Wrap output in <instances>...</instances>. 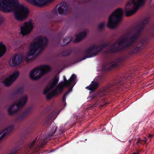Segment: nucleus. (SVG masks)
<instances>
[{
	"label": "nucleus",
	"mask_w": 154,
	"mask_h": 154,
	"mask_svg": "<svg viewBox=\"0 0 154 154\" xmlns=\"http://www.w3.org/2000/svg\"><path fill=\"white\" fill-rule=\"evenodd\" d=\"M23 57L22 56L15 55L12 58L11 65L13 66H17L20 63Z\"/></svg>",
	"instance_id": "a211bd4d"
},
{
	"label": "nucleus",
	"mask_w": 154,
	"mask_h": 154,
	"mask_svg": "<svg viewBox=\"0 0 154 154\" xmlns=\"http://www.w3.org/2000/svg\"><path fill=\"white\" fill-rule=\"evenodd\" d=\"M14 127V125H11L0 133V141L2 140L4 138L9 134Z\"/></svg>",
	"instance_id": "6ab92c4d"
},
{
	"label": "nucleus",
	"mask_w": 154,
	"mask_h": 154,
	"mask_svg": "<svg viewBox=\"0 0 154 154\" xmlns=\"http://www.w3.org/2000/svg\"><path fill=\"white\" fill-rule=\"evenodd\" d=\"M71 53V51L70 50H65L63 51L60 54V56L64 57L69 55Z\"/></svg>",
	"instance_id": "c756f323"
},
{
	"label": "nucleus",
	"mask_w": 154,
	"mask_h": 154,
	"mask_svg": "<svg viewBox=\"0 0 154 154\" xmlns=\"http://www.w3.org/2000/svg\"><path fill=\"white\" fill-rule=\"evenodd\" d=\"M139 140V141H142V140L140 139V138H139L137 139V140Z\"/></svg>",
	"instance_id": "c03bdc74"
},
{
	"label": "nucleus",
	"mask_w": 154,
	"mask_h": 154,
	"mask_svg": "<svg viewBox=\"0 0 154 154\" xmlns=\"http://www.w3.org/2000/svg\"><path fill=\"white\" fill-rule=\"evenodd\" d=\"M131 154H140V151H138L137 152H134V153Z\"/></svg>",
	"instance_id": "e433bc0d"
},
{
	"label": "nucleus",
	"mask_w": 154,
	"mask_h": 154,
	"mask_svg": "<svg viewBox=\"0 0 154 154\" xmlns=\"http://www.w3.org/2000/svg\"><path fill=\"white\" fill-rule=\"evenodd\" d=\"M106 103V104H104V105H102V106H105V105H106V104H108V103Z\"/></svg>",
	"instance_id": "49530a36"
},
{
	"label": "nucleus",
	"mask_w": 154,
	"mask_h": 154,
	"mask_svg": "<svg viewBox=\"0 0 154 154\" xmlns=\"http://www.w3.org/2000/svg\"><path fill=\"white\" fill-rule=\"evenodd\" d=\"M129 142L130 143L131 142V141H130V140H129Z\"/></svg>",
	"instance_id": "3c124183"
},
{
	"label": "nucleus",
	"mask_w": 154,
	"mask_h": 154,
	"mask_svg": "<svg viewBox=\"0 0 154 154\" xmlns=\"http://www.w3.org/2000/svg\"><path fill=\"white\" fill-rule=\"evenodd\" d=\"M28 100V97L25 95L16 103L12 105L8 109V112L9 115H12L17 112L26 103Z\"/></svg>",
	"instance_id": "6e6552de"
},
{
	"label": "nucleus",
	"mask_w": 154,
	"mask_h": 154,
	"mask_svg": "<svg viewBox=\"0 0 154 154\" xmlns=\"http://www.w3.org/2000/svg\"><path fill=\"white\" fill-rule=\"evenodd\" d=\"M104 26V23H102L99 25L98 29L99 30L101 31L103 29Z\"/></svg>",
	"instance_id": "473e14b6"
},
{
	"label": "nucleus",
	"mask_w": 154,
	"mask_h": 154,
	"mask_svg": "<svg viewBox=\"0 0 154 154\" xmlns=\"http://www.w3.org/2000/svg\"><path fill=\"white\" fill-rule=\"evenodd\" d=\"M59 80V77L57 76H56L54 78L52 82H50L47 87L44 90L43 94H47L57 84Z\"/></svg>",
	"instance_id": "4468645a"
},
{
	"label": "nucleus",
	"mask_w": 154,
	"mask_h": 154,
	"mask_svg": "<svg viewBox=\"0 0 154 154\" xmlns=\"http://www.w3.org/2000/svg\"><path fill=\"white\" fill-rule=\"evenodd\" d=\"M17 152V151H13L10 154H16Z\"/></svg>",
	"instance_id": "4c0bfd02"
},
{
	"label": "nucleus",
	"mask_w": 154,
	"mask_h": 154,
	"mask_svg": "<svg viewBox=\"0 0 154 154\" xmlns=\"http://www.w3.org/2000/svg\"><path fill=\"white\" fill-rule=\"evenodd\" d=\"M110 43H104L101 46V48H105L108 46H109L110 45Z\"/></svg>",
	"instance_id": "72a5a7b5"
},
{
	"label": "nucleus",
	"mask_w": 154,
	"mask_h": 154,
	"mask_svg": "<svg viewBox=\"0 0 154 154\" xmlns=\"http://www.w3.org/2000/svg\"><path fill=\"white\" fill-rule=\"evenodd\" d=\"M64 86L70 88L69 80H67L65 76L63 77V81L60 82L57 86V88L59 90V92L62 91Z\"/></svg>",
	"instance_id": "f3484780"
},
{
	"label": "nucleus",
	"mask_w": 154,
	"mask_h": 154,
	"mask_svg": "<svg viewBox=\"0 0 154 154\" xmlns=\"http://www.w3.org/2000/svg\"><path fill=\"white\" fill-rule=\"evenodd\" d=\"M37 42H32L30 46V50L28 53V57L34 54L39 48L41 50L37 53L36 55H38L41 52L44 48L45 47L48 43V40L46 37L39 36L37 38Z\"/></svg>",
	"instance_id": "f03ea898"
},
{
	"label": "nucleus",
	"mask_w": 154,
	"mask_h": 154,
	"mask_svg": "<svg viewBox=\"0 0 154 154\" xmlns=\"http://www.w3.org/2000/svg\"><path fill=\"white\" fill-rule=\"evenodd\" d=\"M60 92H59V90L56 87V88L46 96V98L48 100H50L54 96L58 94Z\"/></svg>",
	"instance_id": "4be33fe9"
},
{
	"label": "nucleus",
	"mask_w": 154,
	"mask_h": 154,
	"mask_svg": "<svg viewBox=\"0 0 154 154\" xmlns=\"http://www.w3.org/2000/svg\"><path fill=\"white\" fill-rule=\"evenodd\" d=\"M119 46L116 47V43H115L111 46V48L108 49L106 51L108 53H115L121 51L126 49L124 42L123 39H118L117 41Z\"/></svg>",
	"instance_id": "1a4fd4ad"
},
{
	"label": "nucleus",
	"mask_w": 154,
	"mask_h": 154,
	"mask_svg": "<svg viewBox=\"0 0 154 154\" xmlns=\"http://www.w3.org/2000/svg\"><path fill=\"white\" fill-rule=\"evenodd\" d=\"M34 4L37 6H42L49 2L47 0H33Z\"/></svg>",
	"instance_id": "5701e85b"
},
{
	"label": "nucleus",
	"mask_w": 154,
	"mask_h": 154,
	"mask_svg": "<svg viewBox=\"0 0 154 154\" xmlns=\"http://www.w3.org/2000/svg\"><path fill=\"white\" fill-rule=\"evenodd\" d=\"M6 46L2 42H0V57H2L6 52Z\"/></svg>",
	"instance_id": "393cba45"
},
{
	"label": "nucleus",
	"mask_w": 154,
	"mask_h": 154,
	"mask_svg": "<svg viewBox=\"0 0 154 154\" xmlns=\"http://www.w3.org/2000/svg\"><path fill=\"white\" fill-rule=\"evenodd\" d=\"M4 21V18L0 16V25H1Z\"/></svg>",
	"instance_id": "f704fd0d"
},
{
	"label": "nucleus",
	"mask_w": 154,
	"mask_h": 154,
	"mask_svg": "<svg viewBox=\"0 0 154 154\" xmlns=\"http://www.w3.org/2000/svg\"><path fill=\"white\" fill-rule=\"evenodd\" d=\"M31 60H29V59H28V58H26V61H27V62H29V61H30Z\"/></svg>",
	"instance_id": "79ce46f5"
},
{
	"label": "nucleus",
	"mask_w": 154,
	"mask_h": 154,
	"mask_svg": "<svg viewBox=\"0 0 154 154\" xmlns=\"http://www.w3.org/2000/svg\"><path fill=\"white\" fill-rule=\"evenodd\" d=\"M24 25L20 27L21 33L25 35L30 33L33 28V24L32 21H29L24 23Z\"/></svg>",
	"instance_id": "f8f14e48"
},
{
	"label": "nucleus",
	"mask_w": 154,
	"mask_h": 154,
	"mask_svg": "<svg viewBox=\"0 0 154 154\" xmlns=\"http://www.w3.org/2000/svg\"><path fill=\"white\" fill-rule=\"evenodd\" d=\"M136 143L138 145H139L140 144H141V143L140 142V141H139V140H137Z\"/></svg>",
	"instance_id": "c9c22d12"
},
{
	"label": "nucleus",
	"mask_w": 154,
	"mask_h": 154,
	"mask_svg": "<svg viewBox=\"0 0 154 154\" xmlns=\"http://www.w3.org/2000/svg\"><path fill=\"white\" fill-rule=\"evenodd\" d=\"M117 83L116 82L110 84L109 86L105 87H103L101 88L100 89L97 91V103L98 97H103L107 94L109 91H111L113 88L112 87L115 86L117 85Z\"/></svg>",
	"instance_id": "9d476101"
},
{
	"label": "nucleus",
	"mask_w": 154,
	"mask_h": 154,
	"mask_svg": "<svg viewBox=\"0 0 154 154\" xmlns=\"http://www.w3.org/2000/svg\"><path fill=\"white\" fill-rule=\"evenodd\" d=\"M75 75L74 74H73L70 77V79H69V85L70 88L71 87H72L73 86H71V83L72 82L74 81V80H75ZM74 85H73V86Z\"/></svg>",
	"instance_id": "7c9ffc66"
},
{
	"label": "nucleus",
	"mask_w": 154,
	"mask_h": 154,
	"mask_svg": "<svg viewBox=\"0 0 154 154\" xmlns=\"http://www.w3.org/2000/svg\"><path fill=\"white\" fill-rule=\"evenodd\" d=\"M86 32H82L76 36V38L74 42H77L82 39V38L86 36Z\"/></svg>",
	"instance_id": "b1692460"
},
{
	"label": "nucleus",
	"mask_w": 154,
	"mask_h": 154,
	"mask_svg": "<svg viewBox=\"0 0 154 154\" xmlns=\"http://www.w3.org/2000/svg\"><path fill=\"white\" fill-rule=\"evenodd\" d=\"M38 137H36L32 141L26 145L24 146V150L26 152V154L28 152H29L30 154L35 153L39 149L46 144L44 140H41L38 143Z\"/></svg>",
	"instance_id": "39448f33"
},
{
	"label": "nucleus",
	"mask_w": 154,
	"mask_h": 154,
	"mask_svg": "<svg viewBox=\"0 0 154 154\" xmlns=\"http://www.w3.org/2000/svg\"><path fill=\"white\" fill-rule=\"evenodd\" d=\"M24 89V87H23L18 89L15 92L12 93L11 94V98L16 97L17 96L18 94L22 93L23 92Z\"/></svg>",
	"instance_id": "a878e982"
},
{
	"label": "nucleus",
	"mask_w": 154,
	"mask_h": 154,
	"mask_svg": "<svg viewBox=\"0 0 154 154\" xmlns=\"http://www.w3.org/2000/svg\"><path fill=\"white\" fill-rule=\"evenodd\" d=\"M39 138H40V137H39V138L38 139H38L39 140ZM41 140H42V139H41V140H38V142H39L40 141H41ZM44 141H45V140H44ZM44 142H45V141H44ZM38 143L39 144V142Z\"/></svg>",
	"instance_id": "a18cd8bd"
},
{
	"label": "nucleus",
	"mask_w": 154,
	"mask_h": 154,
	"mask_svg": "<svg viewBox=\"0 0 154 154\" xmlns=\"http://www.w3.org/2000/svg\"><path fill=\"white\" fill-rule=\"evenodd\" d=\"M90 91V93L92 94L96 90V82L93 81L91 82V84L88 86L86 88Z\"/></svg>",
	"instance_id": "412c9836"
},
{
	"label": "nucleus",
	"mask_w": 154,
	"mask_h": 154,
	"mask_svg": "<svg viewBox=\"0 0 154 154\" xmlns=\"http://www.w3.org/2000/svg\"><path fill=\"white\" fill-rule=\"evenodd\" d=\"M96 94H94V95H93L92 96V98H93L94 97H96Z\"/></svg>",
	"instance_id": "a19ab883"
},
{
	"label": "nucleus",
	"mask_w": 154,
	"mask_h": 154,
	"mask_svg": "<svg viewBox=\"0 0 154 154\" xmlns=\"http://www.w3.org/2000/svg\"><path fill=\"white\" fill-rule=\"evenodd\" d=\"M99 101V102H101V101H100H100Z\"/></svg>",
	"instance_id": "603ef678"
},
{
	"label": "nucleus",
	"mask_w": 154,
	"mask_h": 154,
	"mask_svg": "<svg viewBox=\"0 0 154 154\" xmlns=\"http://www.w3.org/2000/svg\"><path fill=\"white\" fill-rule=\"evenodd\" d=\"M143 141L145 142V143H146L147 141V139H145V140H143Z\"/></svg>",
	"instance_id": "37998d69"
},
{
	"label": "nucleus",
	"mask_w": 154,
	"mask_h": 154,
	"mask_svg": "<svg viewBox=\"0 0 154 154\" xmlns=\"http://www.w3.org/2000/svg\"><path fill=\"white\" fill-rule=\"evenodd\" d=\"M57 127H55L54 130H54V128H53V131H51L49 133V136L50 137L55 136V135H61L64 132V131L63 129L62 128L59 129L58 131L57 132Z\"/></svg>",
	"instance_id": "aec40b11"
},
{
	"label": "nucleus",
	"mask_w": 154,
	"mask_h": 154,
	"mask_svg": "<svg viewBox=\"0 0 154 154\" xmlns=\"http://www.w3.org/2000/svg\"><path fill=\"white\" fill-rule=\"evenodd\" d=\"M98 51H97V53H98Z\"/></svg>",
	"instance_id": "09e8293b"
},
{
	"label": "nucleus",
	"mask_w": 154,
	"mask_h": 154,
	"mask_svg": "<svg viewBox=\"0 0 154 154\" xmlns=\"http://www.w3.org/2000/svg\"><path fill=\"white\" fill-rule=\"evenodd\" d=\"M139 44H140V45H142V43H140Z\"/></svg>",
	"instance_id": "8fccbe9b"
},
{
	"label": "nucleus",
	"mask_w": 154,
	"mask_h": 154,
	"mask_svg": "<svg viewBox=\"0 0 154 154\" xmlns=\"http://www.w3.org/2000/svg\"><path fill=\"white\" fill-rule=\"evenodd\" d=\"M51 71L50 66L43 65L35 68L32 70L29 74L30 78L33 80L38 79L42 75Z\"/></svg>",
	"instance_id": "423d86ee"
},
{
	"label": "nucleus",
	"mask_w": 154,
	"mask_h": 154,
	"mask_svg": "<svg viewBox=\"0 0 154 154\" xmlns=\"http://www.w3.org/2000/svg\"><path fill=\"white\" fill-rule=\"evenodd\" d=\"M153 135H152V134H149L148 135V137H149L151 138V137H153Z\"/></svg>",
	"instance_id": "58836bf2"
},
{
	"label": "nucleus",
	"mask_w": 154,
	"mask_h": 154,
	"mask_svg": "<svg viewBox=\"0 0 154 154\" xmlns=\"http://www.w3.org/2000/svg\"><path fill=\"white\" fill-rule=\"evenodd\" d=\"M73 87V85L69 88V91H67L64 94L63 96V98L62 99V100L63 101H65L66 100V95H67L72 90V89Z\"/></svg>",
	"instance_id": "2f4dec72"
},
{
	"label": "nucleus",
	"mask_w": 154,
	"mask_h": 154,
	"mask_svg": "<svg viewBox=\"0 0 154 154\" xmlns=\"http://www.w3.org/2000/svg\"><path fill=\"white\" fill-rule=\"evenodd\" d=\"M96 49V45H93L88 48L85 52V54L86 57L83 58L82 60H84L87 57H91L95 56L96 55V51L91 54H90L91 52L94 51Z\"/></svg>",
	"instance_id": "2eb2a0df"
},
{
	"label": "nucleus",
	"mask_w": 154,
	"mask_h": 154,
	"mask_svg": "<svg viewBox=\"0 0 154 154\" xmlns=\"http://www.w3.org/2000/svg\"><path fill=\"white\" fill-rule=\"evenodd\" d=\"M30 109H27L22 113L19 115L16 119V122H20L24 120L27 116L29 114L30 112Z\"/></svg>",
	"instance_id": "dca6fc26"
},
{
	"label": "nucleus",
	"mask_w": 154,
	"mask_h": 154,
	"mask_svg": "<svg viewBox=\"0 0 154 154\" xmlns=\"http://www.w3.org/2000/svg\"><path fill=\"white\" fill-rule=\"evenodd\" d=\"M148 18H146L142 22L140 23L136 28L135 32L129 39L127 38H123L126 48L131 47L134 43L135 41L138 38L139 35L143 30L145 26L148 23Z\"/></svg>",
	"instance_id": "7ed1b4c3"
},
{
	"label": "nucleus",
	"mask_w": 154,
	"mask_h": 154,
	"mask_svg": "<svg viewBox=\"0 0 154 154\" xmlns=\"http://www.w3.org/2000/svg\"><path fill=\"white\" fill-rule=\"evenodd\" d=\"M138 44L133 48L131 52V53L134 54L137 53L141 49V47L138 46Z\"/></svg>",
	"instance_id": "c85d7f7f"
},
{
	"label": "nucleus",
	"mask_w": 154,
	"mask_h": 154,
	"mask_svg": "<svg viewBox=\"0 0 154 154\" xmlns=\"http://www.w3.org/2000/svg\"><path fill=\"white\" fill-rule=\"evenodd\" d=\"M97 88L99 87V83L98 82H97Z\"/></svg>",
	"instance_id": "ea45409f"
},
{
	"label": "nucleus",
	"mask_w": 154,
	"mask_h": 154,
	"mask_svg": "<svg viewBox=\"0 0 154 154\" xmlns=\"http://www.w3.org/2000/svg\"><path fill=\"white\" fill-rule=\"evenodd\" d=\"M0 11L5 13L14 11V16L18 21H24L29 14L28 9L22 4H20L18 0H0Z\"/></svg>",
	"instance_id": "f257e3e1"
},
{
	"label": "nucleus",
	"mask_w": 154,
	"mask_h": 154,
	"mask_svg": "<svg viewBox=\"0 0 154 154\" xmlns=\"http://www.w3.org/2000/svg\"><path fill=\"white\" fill-rule=\"evenodd\" d=\"M101 100H102V101H103V102H104V101H105V100H104V99H101Z\"/></svg>",
	"instance_id": "de8ad7c7"
},
{
	"label": "nucleus",
	"mask_w": 154,
	"mask_h": 154,
	"mask_svg": "<svg viewBox=\"0 0 154 154\" xmlns=\"http://www.w3.org/2000/svg\"><path fill=\"white\" fill-rule=\"evenodd\" d=\"M145 0H131L128 2L125 8L126 15L129 16L134 14L144 3Z\"/></svg>",
	"instance_id": "0eeeda50"
},
{
	"label": "nucleus",
	"mask_w": 154,
	"mask_h": 154,
	"mask_svg": "<svg viewBox=\"0 0 154 154\" xmlns=\"http://www.w3.org/2000/svg\"><path fill=\"white\" fill-rule=\"evenodd\" d=\"M19 71L14 72L11 75L4 80L3 83L7 87L10 86L13 82L19 76Z\"/></svg>",
	"instance_id": "ddd939ff"
},
{
	"label": "nucleus",
	"mask_w": 154,
	"mask_h": 154,
	"mask_svg": "<svg viewBox=\"0 0 154 154\" xmlns=\"http://www.w3.org/2000/svg\"><path fill=\"white\" fill-rule=\"evenodd\" d=\"M123 16V10L118 8L109 16L107 26L110 29H113L118 26Z\"/></svg>",
	"instance_id": "20e7f679"
},
{
	"label": "nucleus",
	"mask_w": 154,
	"mask_h": 154,
	"mask_svg": "<svg viewBox=\"0 0 154 154\" xmlns=\"http://www.w3.org/2000/svg\"><path fill=\"white\" fill-rule=\"evenodd\" d=\"M117 63H113L112 64H109L107 66H105L104 68L106 70H109L112 68L116 67L117 66Z\"/></svg>",
	"instance_id": "cd10ccee"
},
{
	"label": "nucleus",
	"mask_w": 154,
	"mask_h": 154,
	"mask_svg": "<svg viewBox=\"0 0 154 154\" xmlns=\"http://www.w3.org/2000/svg\"><path fill=\"white\" fill-rule=\"evenodd\" d=\"M68 11V7L66 3L60 5L57 8V6L52 11V14L54 15H57L58 14H66Z\"/></svg>",
	"instance_id": "9b49d317"
},
{
	"label": "nucleus",
	"mask_w": 154,
	"mask_h": 154,
	"mask_svg": "<svg viewBox=\"0 0 154 154\" xmlns=\"http://www.w3.org/2000/svg\"><path fill=\"white\" fill-rule=\"evenodd\" d=\"M72 40V38L69 37H67L63 40V43L61 44V46H64L69 43Z\"/></svg>",
	"instance_id": "bb28decb"
}]
</instances>
